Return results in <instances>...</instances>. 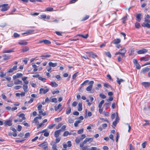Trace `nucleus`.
Masks as SVG:
<instances>
[{"mask_svg": "<svg viewBox=\"0 0 150 150\" xmlns=\"http://www.w3.org/2000/svg\"><path fill=\"white\" fill-rule=\"evenodd\" d=\"M8 5L7 4H4L1 5L2 8L1 11H4L8 10L9 8Z\"/></svg>", "mask_w": 150, "mask_h": 150, "instance_id": "nucleus-1", "label": "nucleus"}, {"mask_svg": "<svg viewBox=\"0 0 150 150\" xmlns=\"http://www.w3.org/2000/svg\"><path fill=\"white\" fill-rule=\"evenodd\" d=\"M45 88H46L45 89L41 88L40 89V94H45L49 91V88H47V87H46Z\"/></svg>", "mask_w": 150, "mask_h": 150, "instance_id": "nucleus-2", "label": "nucleus"}, {"mask_svg": "<svg viewBox=\"0 0 150 150\" xmlns=\"http://www.w3.org/2000/svg\"><path fill=\"white\" fill-rule=\"evenodd\" d=\"M93 83L94 81H91L89 82L88 84L89 85L86 88V90L87 91H89L91 90L93 87Z\"/></svg>", "mask_w": 150, "mask_h": 150, "instance_id": "nucleus-3", "label": "nucleus"}, {"mask_svg": "<svg viewBox=\"0 0 150 150\" xmlns=\"http://www.w3.org/2000/svg\"><path fill=\"white\" fill-rule=\"evenodd\" d=\"M40 146L42 147L44 149H48V144L47 142H44L39 145Z\"/></svg>", "mask_w": 150, "mask_h": 150, "instance_id": "nucleus-4", "label": "nucleus"}, {"mask_svg": "<svg viewBox=\"0 0 150 150\" xmlns=\"http://www.w3.org/2000/svg\"><path fill=\"white\" fill-rule=\"evenodd\" d=\"M4 124L5 126L7 125L11 126L12 125V120H5L4 122Z\"/></svg>", "mask_w": 150, "mask_h": 150, "instance_id": "nucleus-5", "label": "nucleus"}, {"mask_svg": "<svg viewBox=\"0 0 150 150\" xmlns=\"http://www.w3.org/2000/svg\"><path fill=\"white\" fill-rule=\"evenodd\" d=\"M87 53L89 54L90 57H91L94 59L96 57H98L97 55L96 54L93 53L92 52H87Z\"/></svg>", "mask_w": 150, "mask_h": 150, "instance_id": "nucleus-6", "label": "nucleus"}, {"mask_svg": "<svg viewBox=\"0 0 150 150\" xmlns=\"http://www.w3.org/2000/svg\"><path fill=\"white\" fill-rule=\"evenodd\" d=\"M147 52V50L146 49H143L139 50L137 52L138 54H142L145 53Z\"/></svg>", "mask_w": 150, "mask_h": 150, "instance_id": "nucleus-7", "label": "nucleus"}, {"mask_svg": "<svg viewBox=\"0 0 150 150\" xmlns=\"http://www.w3.org/2000/svg\"><path fill=\"white\" fill-rule=\"evenodd\" d=\"M61 131V129L56 131L54 133V137L56 138H57L59 137Z\"/></svg>", "mask_w": 150, "mask_h": 150, "instance_id": "nucleus-8", "label": "nucleus"}, {"mask_svg": "<svg viewBox=\"0 0 150 150\" xmlns=\"http://www.w3.org/2000/svg\"><path fill=\"white\" fill-rule=\"evenodd\" d=\"M18 43L19 45H27L28 43L27 42L25 41V40H23L20 41Z\"/></svg>", "mask_w": 150, "mask_h": 150, "instance_id": "nucleus-9", "label": "nucleus"}, {"mask_svg": "<svg viewBox=\"0 0 150 150\" xmlns=\"http://www.w3.org/2000/svg\"><path fill=\"white\" fill-rule=\"evenodd\" d=\"M14 50L15 48H13L10 50H4L3 51V52L4 53H10L14 52Z\"/></svg>", "mask_w": 150, "mask_h": 150, "instance_id": "nucleus-10", "label": "nucleus"}, {"mask_svg": "<svg viewBox=\"0 0 150 150\" xmlns=\"http://www.w3.org/2000/svg\"><path fill=\"white\" fill-rule=\"evenodd\" d=\"M121 42L120 39L117 38L114 39L112 42V43L114 44H116L120 43Z\"/></svg>", "mask_w": 150, "mask_h": 150, "instance_id": "nucleus-11", "label": "nucleus"}, {"mask_svg": "<svg viewBox=\"0 0 150 150\" xmlns=\"http://www.w3.org/2000/svg\"><path fill=\"white\" fill-rule=\"evenodd\" d=\"M34 32V30H28L26 31V32L24 33L23 34H27L28 35L31 34H33Z\"/></svg>", "mask_w": 150, "mask_h": 150, "instance_id": "nucleus-12", "label": "nucleus"}, {"mask_svg": "<svg viewBox=\"0 0 150 150\" xmlns=\"http://www.w3.org/2000/svg\"><path fill=\"white\" fill-rule=\"evenodd\" d=\"M142 84L145 87H148L150 86V83L149 82H143L142 83Z\"/></svg>", "mask_w": 150, "mask_h": 150, "instance_id": "nucleus-13", "label": "nucleus"}, {"mask_svg": "<svg viewBox=\"0 0 150 150\" xmlns=\"http://www.w3.org/2000/svg\"><path fill=\"white\" fill-rule=\"evenodd\" d=\"M142 16V14L141 13H139L137 15L136 18L138 22H140L141 20V17Z\"/></svg>", "mask_w": 150, "mask_h": 150, "instance_id": "nucleus-14", "label": "nucleus"}, {"mask_svg": "<svg viewBox=\"0 0 150 150\" xmlns=\"http://www.w3.org/2000/svg\"><path fill=\"white\" fill-rule=\"evenodd\" d=\"M50 85L54 87H56L58 86V84L55 81L51 82Z\"/></svg>", "mask_w": 150, "mask_h": 150, "instance_id": "nucleus-15", "label": "nucleus"}, {"mask_svg": "<svg viewBox=\"0 0 150 150\" xmlns=\"http://www.w3.org/2000/svg\"><path fill=\"white\" fill-rule=\"evenodd\" d=\"M48 64L50 67H54L56 66L57 65V63H53L51 62H50Z\"/></svg>", "mask_w": 150, "mask_h": 150, "instance_id": "nucleus-16", "label": "nucleus"}, {"mask_svg": "<svg viewBox=\"0 0 150 150\" xmlns=\"http://www.w3.org/2000/svg\"><path fill=\"white\" fill-rule=\"evenodd\" d=\"M51 56V55L50 54H44L41 55L40 57H42V59H45L47 58L50 57Z\"/></svg>", "mask_w": 150, "mask_h": 150, "instance_id": "nucleus-17", "label": "nucleus"}, {"mask_svg": "<svg viewBox=\"0 0 150 150\" xmlns=\"http://www.w3.org/2000/svg\"><path fill=\"white\" fill-rule=\"evenodd\" d=\"M117 82L118 84L120 85L121 84V82H123L125 81L122 79H119V78H117Z\"/></svg>", "mask_w": 150, "mask_h": 150, "instance_id": "nucleus-18", "label": "nucleus"}, {"mask_svg": "<svg viewBox=\"0 0 150 150\" xmlns=\"http://www.w3.org/2000/svg\"><path fill=\"white\" fill-rule=\"evenodd\" d=\"M150 58V57H142L140 58L141 61H145L149 60Z\"/></svg>", "mask_w": 150, "mask_h": 150, "instance_id": "nucleus-19", "label": "nucleus"}, {"mask_svg": "<svg viewBox=\"0 0 150 150\" xmlns=\"http://www.w3.org/2000/svg\"><path fill=\"white\" fill-rule=\"evenodd\" d=\"M22 81L19 79H16L14 81V83L15 85H18L20 84H22Z\"/></svg>", "mask_w": 150, "mask_h": 150, "instance_id": "nucleus-20", "label": "nucleus"}, {"mask_svg": "<svg viewBox=\"0 0 150 150\" xmlns=\"http://www.w3.org/2000/svg\"><path fill=\"white\" fill-rule=\"evenodd\" d=\"M28 86L26 84H24L23 86V88L24 91L25 92L28 91Z\"/></svg>", "mask_w": 150, "mask_h": 150, "instance_id": "nucleus-21", "label": "nucleus"}, {"mask_svg": "<svg viewBox=\"0 0 150 150\" xmlns=\"http://www.w3.org/2000/svg\"><path fill=\"white\" fill-rule=\"evenodd\" d=\"M79 108L78 110L79 111H81L82 110V103L79 102L78 104Z\"/></svg>", "mask_w": 150, "mask_h": 150, "instance_id": "nucleus-22", "label": "nucleus"}, {"mask_svg": "<svg viewBox=\"0 0 150 150\" xmlns=\"http://www.w3.org/2000/svg\"><path fill=\"white\" fill-rule=\"evenodd\" d=\"M29 50V48L28 47L25 46L23 47L22 49V51L23 52H25L28 51Z\"/></svg>", "mask_w": 150, "mask_h": 150, "instance_id": "nucleus-23", "label": "nucleus"}, {"mask_svg": "<svg viewBox=\"0 0 150 150\" xmlns=\"http://www.w3.org/2000/svg\"><path fill=\"white\" fill-rule=\"evenodd\" d=\"M77 36H81V37H82L84 38H85V39H86L88 38V34H86V35H82V34H78L77 35Z\"/></svg>", "mask_w": 150, "mask_h": 150, "instance_id": "nucleus-24", "label": "nucleus"}, {"mask_svg": "<svg viewBox=\"0 0 150 150\" xmlns=\"http://www.w3.org/2000/svg\"><path fill=\"white\" fill-rule=\"evenodd\" d=\"M3 57H4L3 60H6L10 58V57L7 55L6 54L3 55Z\"/></svg>", "mask_w": 150, "mask_h": 150, "instance_id": "nucleus-25", "label": "nucleus"}, {"mask_svg": "<svg viewBox=\"0 0 150 150\" xmlns=\"http://www.w3.org/2000/svg\"><path fill=\"white\" fill-rule=\"evenodd\" d=\"M142 26L146 27L148 28H150V24L148 23H143L142 25Z\"/></svg>", "mask_w": 150, "mask_h": 150, "instance_id": "nucleus-26", "label": "nucleus"}, {"mask_svg": "<svg viewBox=\"0 0 150 150\" xmlns=\"http://www.w3.org/2000/svg\"><path fill=\"white\" fill-rule=\"evenodd\" d=\"M126 50H125V52H117L115 54V55H117L118 54H121L122 55V56L123 57H124V56H125V53H126Z\"/></svg>", "mask_w": 150, "mask_h": 150, "instance_id": "nucleus-27", "label": "nucleus"}, {"mask_svg": "<svg viewBox=\"0 0 150 150\" xmlns=\"http://www.w3.org/2000/svg\"><path fill=\"white\" fill-rule=\"evenodd\" d=\"M104 101L103 100H102L99 103L98 107L99 108H101L103 104L104 103Z\"/></svg>", "mask_w": 150, "mask_h": 150, "instance_id": "nucleus-28", "label": "nucleus"}, {"mask_svg": "<svg viewBox=\"0 0 150 150\" xmlns=\"http://www.w3.org/2000/svg\"><path fill=\"white\" fill-rule=\"evenodd\" d=\"M71 109L70 107H69L67 108L66 112L67 114L68 115L71 112Z\"/></svg>", "mask_w": 150, "mask_h": 150, "instance_id": "nucleus-29", "label": "nucleus"}, {"mask_svg": "<svg viewBox=\"0 0 150 150\" xmlns=\"http://www.w3.org/2000/svg\"><path fill=\"white\" fill-rule=\"evenodd\" d=\"M71 134H69V131H67L64 132L63 136L64 137H67L68 135H71Z\"/></svg>", "mask_w": 150, "mask_h": 150, "instance_id": "nucleus-30", "label": "nucleus"}, {"mask_svg": "<svg viewBox=\"0 0 150 150\" xmlns=\"http://www.w3.org/2000/svg\"><path fill=\"white\" fill-rule=\"evenodd\" d=\"M18 116L20 117H21L22 119L24 120L26 119L25 117V114H21L18 115Z\"/></svg>", "mask_w": 150, "mask_h": 150, "instance_id": "nucleus-31", "label": "nucleus"}, {"mask_svg": "<svg viewBox=\"0 0 150 150\" xmlns=\"http://www.w3.org/2000/svg\"><path fill=\"white\" fill-rule=\"evenodd\" d=\"M81 121L80 120H76L75 121V122L74 123V126L75 127H77L78 126V125L81 122Z\"/></svg>", "mask_w": 150, "mask_h": 150, "instance_id": "nucleus-32", "label": "nucleus"}, {"mask_svg": "<svg viewBox=\"0 0 150 150\" xmlns=\"http://www.w3.org/2000/svg\"><path fill=\"white\" fill-rule=\"evenodd\" d=\"M45 11H53V8H52L48 7L46 8Z\"/></svg>", "mask_w": 150, "mask_h": 150, "instance_id": "nucleus-33", "label": "nucleus"}, {"mask_svg": "<svg viewBox=\"0 0 150 150\" xmlns=\"http://www.w3.org/2000/svg\"><path fill=\"white\" fill-rule=\"evenodd\" d=\"M150 69L149 68H146L142 70V73L143 74L145 73L146 72H148Z\"/></svg>", "mask_w": 150, "mask_h": 150, "instance_id": "nucleus-34", "label": "nucleus"}, {"mask_svg": "<svg viewBox=\"0 0 150 150\" xmlns=\"http://www.w3.org/2000/svg\"><path fill=\"white\" fill-rule=\"evenodd\" d=\"M105 55L109 58L111 57V55L110 52H105Z\"/></svg>", "mask_w": 150, "mask_h": 150, "instance_id": "nucleus-35", "label": "nucleus"}, {"mask_svg": "<svg viewBox=\"0 0 150 150\" xmlns=\"http://www.w3.org/2000/svg\"><path fill=\"white\" fill-rule=\"evenodd\" d=\"M62 107V105L61 104H59L57 106L55 107V110L57 111L59 109Z\"/></svg>", "mask_w": 150, "mask_h": 150, "instance_id": "nucleus-36", "label": "nucleus"}, {"mask_svg": "<svg viewBox=\"0 0 150 150\" xmlns=\"http://www.w3.org/2000/svg\"><path fill=\"white\" fill-rule=\"evenodd\" d=\"M86 139L87 140L88 142H93V138H86Z\"/></svg>", "mask_w": 150, "mask_h": 150, "instance_id": "nucleus-37", "label": "nucleus"}, {"mask_svg": "<svg viewBox=\"0 0 150 150\" xmlns=\"http://www.w3.org/2000/svg\"><path fill=\"white\" fill-rule=\"evenodd\" d=\"M104 86L108 88H111V86L108 83H105L104 84Z\"/></svg>", "mask_w": 150, "mask_h": 150, "instance_id": "nucleus-38", "label": "nucleus"}, {"mask_svg": "<svg viewBox=\"0 0 150 150\" xmlns=\"http://www.w3.org/2000/svg\"><path fill=\"white\" fill-rule=\"evenodd\" d=\"M135 27L137 28H139L141 27L140 23H136L135 24Z\"/></svg>", "mask_w": 150, "mask_h": 150, "instance_id": "nucleus-39", "label": "nucleus"}, {"mask_svg": "<svg viewBox=\"0 0 150 150\" xmlns=\"http://www.w3.org/2000/svg\"><path fill=\"white\" fill-rule=\"evenodd\" d=\"M100 97L103 99H105L106 98V96L103 94L100 93L99 95Z\"/></svg>", "mask_w": 150, "mask_h": 150, "instance_id": "nucleus-40", "label": "nucleus"}, {"mask_svg": "<svg viewBox=\"0 0 150 150\" xmlns=\"http://www.w3.org/2000/svg\"><path fill=\"white\" fill-rule=\"evenodd\" d=\"M51 102H54L55 103H57V100L56 98H54L52 99Z\"/></svg>", "mask_w": 150, "mask_h": 150, "instance_id": "nucleus-41", "label": "nucleus"}, {"mask_svg": "<svg viewBox=\"0 0 150 150\" xmlns=\"http://www.w3.org/2000/svg\"><path fill=\"white\" fill-rule=\"evenodd\" d=\"M55 124H52L48 126V128L49 129H52L55 126Z\"/></svg>", "mask_w": 150, "mask_h": 150, "instance_id": "nucleus-42", "label": "nucleus"}, {"mask_svg": "<svg viewBox=\"0 0 150 150\" xmlns=\"http://www.w3.org/2000/svg\"><path fill=\"white\" fill-rule=\"evenodd\" d=\"M127 17L126 16H125L123 17L122 18V21L123 23H125V22L127 20Z\"/></svg>", "mask_w": 150, "mask_h": 150, "instance_id": "nucleus-43", "label": "nucleus"}, {"mask_svg": "<svg viewBox=\"0 0 150 150\" xmlns=\"http://www.w3.org/2000/svg\"><path fill=\"white\" fill-rule=\"evenodd\" d=\"M51 43V42L49 40H45L44 43L46 44H50Z\"/></svg>", "mask_w": 150, "mask_h": 150, "instance_id": "nucleus-44", "label": "nucleus"}, {"mask_svg": "<svg viewBox=\"0 0 150 150\" xmlns=\"http://www.w3.org/2000/svg\"><path fill=\"white\" fill-rule=\"evenodd\" d=\"M38 79L39 80H41L43 81H45L46 79V78H42V77H40V76L38 78Z\"/></svg>", "mask_w": 150, "mask_h": 150, "instance_id": "nucleus-45", "label": "nucleus"}, {"mask_svg": "<svg viewBox=\"0 0 150 150\" xmlns=\"http://www.w3.org/2000/svg\"><path fill=\"white\" fill-rule=\"evenodd\" d=\"M89 16L86 15L82 19V21H85V20H86L87 19H88L89 18Z\"/></svg>", "mask_w": 150, "mask_h": 150, "instance_id": "nucleus-46", "label": "nucleus"}, {"mask_svg": "<svg viewBox=\"0 0 150 150\" xmlns=\"http://www.w3.org/2000/svg\"><path fill=\"white\" fill-rule=\"evenodd\" d=\"M22 87L21 86H16L14 87V88L16 90L19 89Z\"/></svg>", "mask_w": 150, "mask_h": 150, "instance_id": "nucleus-47", "label": "nucleus"}, {"mask_svg": "<svg viewBox=\"0 0 150 150\" xmlns=\"http://www.w3.org/2000/svg\"><path fill=\"white\" fill-rule=\"evenodd\" d=\"M78 73V72H76L72 76V79H74L76 78V77L77 76V74Z\"/></svg>", "mask_w": 150, "mask_h": 150, "instance_id": "nucleus-48", "label": "nucleus"}, {"mask_svg": "<svg viewBox=\"0 0 150 150\" xmlns=\"http://www.w3.org/2000/svg\"><path fill=\"white\" fill-rule=\"evenodd\" d=\"M13 36L14 37L16 38L20 36V35L17 33H14Z\"/></svg>", "mask_w": 150, "mask_h": 150, "instance_id": "nucleus-49", "label": "nucleus"}, {"mask_svg": "<svg viewBox=\"0 0 150 150\" xmlns=\"http://www.w3.org/2000/svg\"><path fill=\"white\" fill-rule=\"evenodd\" d=\"M83 129H81L79 130L77 132L79 134H80L82 133L83 132Z\"/></svg>", "mask_w": 150, "mask_h": 150, "instance_id": "nucleus-50", "label": "nucleus"}, {"mask_svg": "<svg viewBox=\"0 0 150 150\" xmlns=\"http://www.w3.org/2000/svg\"><path fill=\"white\" fill-rule=\"evenodd\" d=\"M33 121L36 124H38L39 123L38 119H37V117H35Z\"/></svg>", "mask_w": 150, "mask_h": 150, "instance_id": "nucleus-51", "label": "nucleus"}, {"mask_svg": "<svg viewBox=\"0 0 150 150\" xmlns=\"http://www.w3.org/2000/svg\"><path fill=\"white\" fill-rule=\"evenodd\" d=\"M129 150H135L134 147L131 144H129Z\"/></svg>", "mask_w": 150, "mask_h": 150, "instance_id": "nucleus-52", "label": "nucleus"}, {"mask_svg": "<svg viewBox=\"0 0 150 150\" xmlns=\"http://www.w3.org/2000/svg\"><path fill=\"white\" fill-rule=\"evenodd\" d=\"M16 75L17 77H18V78H19L23 76V74L21 73H18L16 74Z\"/></svg>", "mask_w": 150, "mask_h": 150, "instance_id": "nucleus-53", "label": "nucleus"}, {"mask_svg": "<svg viewBox=\"0 0 150 150\" xmlns=\"http://www.w3.org/2000/svg\"><path fill=\"white\" fill-rule=\"evenodd\" d=\"M25 140V139H23L21 140H16L15 141L17 143L21 142Z\"/></svg>", "mask_w": 150, "mask_h": 150, "instance_id": "nucleus-54", "label": "nucleus"}, {"mask_svg": "<svg viewBox=\"0 0 150 150\" xmlns=\"http://www.w3.org/2000/svg\"><path fill=\"white\" fill-rule=\"evenodd\" d=\"M43 125V124L42 122L41 123L39 124L38 126L37 127V129H39L40 128V127H41Z\"/></svg>", "mask_w": 150, "mask_h": 150, "instance_id": "nucleus-55", "label": "nucleus"}, {"mask_svg": "<svg viewBox=\"0 0 150 150\" xmlns=\"http://www.w3.org/2000/svg\"><path fill=\"white\" fill-rule=\"evenodd\" d=\"M49 132H45L44 134V136L45 137H47L49 136Z\"/></svg>", "mask_w": 150, "mask_h": 150, "instance_id": "nucleus-56", "label": "nucleus"}, {"mask_svg": "<svg viewBox=\"0 0 150 150\" xmlns=\"http://www.w3.org/2000/svg\"><path fill=\"white\" fill-rule=\"evenodd\" d=\"M81 140L80 139L76 138L75 140V142L77 144H78L79 143Z\"/></svg>", "mask_w": 150, "mask_h": 150, "instance_id": "nucleus-57", "label": "nucleus"}, {"mask_svg": "<svg viewBox=\"0 0 150 150\" xmlns=\"http://www.w3.org/2000/svg\"><path fill=\"white\" fill-rule=\"evenodd\" d=\"M56 147V145H53L52 147V149H53V150H58Z\"/></svg>", "mask_w": 150, "mask_h": 150, "instance_id": "nucleus-58", "label": "nucleus"}, {"mask_svg": "<svg viewBox=\"0 0 150 150\" xmlns=\"http://www.w3.org/2000/svg\"><path fill=\"white\" fill-rule=\"evenodd\" d=\"M22 129V127L21 126L18 125V129L17 130L18 131H20Z\"/></svg>", "mask_w": 150, "mask_h": 150, "instance_id": "nucleus-59", "label": "nucleus"}, {"mask_svg": "<svg viewBox=\"0 0 150 150\" xmlns=\"http://www.w3.org/2000/svg\"><path fill=\"white\" fill-rule=\"evenodd\" d=\"M67 143L68 144L67 146L68 147H70L72 145L71 144V141H68L67 142Z\"/></svg>", "mask_w": 150, "mask_h": 150, "instance_id": "nucleus-60", "label": "nucleus"}, {"mask_svg": "<svg viewBox=\"0 0 150 150\" xmlns=\"http://www.w3.org/2000/svg\"><path fill=\"white\" fill-rule=\"evenodd\" d=\"M135 65L136 66V68L137 69H139L141 68V66L139 63Z\"/></svg>", "mask_w": 150, "mask_h": 150, "instance_id": "nucleus-61", "label": "nucleus"}, {"mask_svg": "<svg viewBox=\"0 0 150 150\" xmlns=\"http://www.w3.org/2000/svg\"><path fill=\"white\" fill-rule=\"evenodd\" d=\"M66 126L65 125H64L61 128V131H64L65 130Z\"/></svg>", "mask_w": 150, "mask_h": 150, "instance_id": "nucleus-62", "label": "nucleus"}, {"mask_svg": "<svg viewBox=\"0 0 150 150\" xmlns=\"http://www.w3.org/2000/svg\"><path fill=\"white\" fill-rule=\"evenodd\" d=\"M61 120V118H57L55 119V121L56 122H58L60 121Z\"/></svg>", "mask_w": 150, "mask_h": 150, "instance_id": "nucleus-63", "label": "nucleus"}, {"mask_svg": "<svg viewBox=\"0 0 150 150\" xmlns=\"http://www.w3.org/2000/svg\"><path fill=\"white\" fill-rule=\"evenodd\" d=\"M68 122L69 123L71 124L74 122V121L71 118L69 119L68 120Z\"/></svg>", "mask_w": 150, "mask_h": 150, "instance_id": "nucleus-64", "label": "nucleus"}]
</instances>
